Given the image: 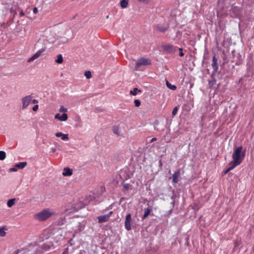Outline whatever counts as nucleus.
Returning <instances> with one entry per match:
<instances>
[{
  "mask_svg": "<svg viewBox=\"0 0 254 254\" xmlns=\"http://www.w3.org/2000/svg\"><path fill=\"white\" fill-rule=\"evenodd\" d=\"M17 171V168L16 167H13V168H10L9 169V171L10 172H15V171Z\"/></svg>",
  "mask_w": 254,
  "mask_h": 254,
  "instance_id": "obj_32",
  "label": "nucleus"
},
{
  "mask_svg": "<svg viewBox=\"0 0 254 254\" xmlns=\"http://www.w3.org/2000/svg\"><path fill=\"white\" fill-rule=\"evenodd\" d=\"M72 174L73 170L68 167L64 168L62 172V175L64 176H70Z\"/></svg>",
  "mask_w": 254,
  "mask_h": 254,
  "instance_id": "obj_12",
  "label": "nucleus"
},
{
  "mask_svg": "<svg viewBox=\"0 0 254 254\" xmlns=\"http://www.w3.org/2000/svg\"><path fill=\"white\" fill-rule=\"evenodd\" d=\"M55 40H52V41H51V42H52V43H55Z\"/></svg>",
  "mask_w": 254,
  "mask_h": 254,
  "instance_id": "obj_39",
  "label": "nucleus"
},
{
  "mask_svg": "<svg viewBox=\"0 0 254 254\" xmlns=\"http://www.w3.org/2000/svg\"><path fill=\"white\" fill-rule=\"evenodd\" d=\"M245 156V151H243L242 146L235 148L232 154V164H234L235 167L238 166L243 161Z\"/></svg>",
  "mask_w": 254,
  "mask_h": 254,
  "instance_id": "obj_1",
  "label": "nucleus"
},
{
  "mask_svg": "<svg viewBox=\"0 0 254 254\" xmlns=\"http://www.w3.org/2000/svg\"><path fill=\"white\" fill-rule=\"evenodd\" d=\"M6 157L5 152L3 151H0V160H3Z\"/></svg>",
  "mask_w": 254,
  "mask_h": 254,
  "instance_id": "obj_26",
  "label": "nucleus"
},
{
  "mask_svg": "<svg viewBox=\"0 0 254 254\" xmlns=\"http://www.w3.org/2000/svg\"><path fill=\"white\" fill-rule=\"evenodd\" d=\"M46 47L42 48L39 51H38L34 55H33L31 58H30L28 60V63H30L35 60L37 59L40 56H43L45 55L44 53L46 51Z\"/></svg>",
  "mask_w": 254,
  "mask_h": 254,
  "instance_id": "obj_6",
  "label": "nucleus"
},
{
  "mask_svg": "<svg viewBox=\"0 0 254 254\" xmlns=\"http://www.w3.org/2000/svg\"><path fill=\"white\" fill-rule=\"evenodd\" d=\"M179 50H180V53H179V55L180 56H183L184 55V54L183 53V52H182V48H180L179 49Z\"/></svg>",
  "mask_w": 254,
  "mask_h": 254,
  "instance_id": "obj_33",
  "label": "nucleus"
},
{
  "mask_svg": "<svg viewBox=\"0 0 254 254\" xmlns=\"http://www.w3.org/2000/svg\"><path fill=\"white\" fill-rule=\"evenodd\" d=\"M68 111V109L66 108V107L63 106H61L60 107V108H59V112H61V113H66V112H67Z\"/></svg>",
  "mask_w": 254,
  "mask_h": 254,
  "instance_id": "obj_25",
  "label": "nucleus"
},
{
  "mask_svg": "<svg viewBox=\"0 0 254 254\" xmlns=\"http://www.w3.org/2000/svg\"><path fill=\"white\" fill-rule=\"evenodd\" d=\"M57 137H61L63 140H68L69 139L68 134L63 133L62 132H57L55 134Z\"/></svg>",
  "mask_w": 254,
  "mask_h": 254,
  "instance_id": "obj_13",
  "label": "nucleus"
},
{
  "mask_svg": "<svg viewBox=\"0 0 254 254\" xmlns=\"http://www.w3.org/2000/svg\"><path fill=\"white\" fill-rule=\"evenodd\" d=\"M212 66L214 70H217L218 68L217 60L215 57L212 59Z\"/></svg>",
  "mask_w": 254,
  "mask_h": 254,
  "instance_id": "obj_16",
  "label": "nucleus"
},
{
  "mask_svg": "<svg viewBox=\"0 0 254 254\" xmlns=\"http://www.w3.org/2000/svg\"><path fill=\"white\" fill-rule=\"evenodd\" d=\"M113 133L118 136L123 135V133L121 130L120 125H115L113 127Z\"/></svg>",
  "mask_w": 254,
  "mask_h": 254,
  "instance_id": "obj_11",
  "label": "nucleus"
},
{
  "mask_svg": "<svg viewBox=\"0 0 254 254\" xmlns=\"http://www.w3.org/2000/svg\"><path fill=\"white\" fill-rule=\"evenodd\" d=\"M113 213L112 211L109 212L108 214L101 215L98 217V222L100 223H103L108 221L111 214Z\"/></svg>",
  "mask_w": 254,
  "mask_h": 254,
  "instance_id": "obj_8",
  "label": "nucleus"
},
{
  "mask_svg": "<svg viewBox=\"0 0 254 254\" xmlns=\"http://www.w3.org/2000/svg\"><path fill=\"white\" fill-rule=\"evenodd\" d=\"M131 215L130 213H128L126 216V219L125 222V227L127 230L129 231L131 229Z\"/></svg>",
  "mask_w": 254,
  "mask_h": 254,
  "instance_id": "obj_7",
  "label": "nucleus"
},
{
  "mask_svg": "<svg viewBox=\"0 0 254 254\" xmlns=\"http://www.w3.org/2000/svg\"><path fill=\"white\" fill-rule=\"evenodd\" d=\"M151 209L149 208V207H147L145 210V212L143 213V215L142 217V219H144L147 217L149 215V214L151 213Z\"/></svg>",
  "mask_w": 254,
  "mask_h": 254,
  "instance_id": "obj_15",
  "label": "nucleus"
},
{
  "mask_svg": "<svg viewBox=\"0 0 254 254\" xmlns=\"http://www.w3.org/2000/svg\"><path fill=\"white\" fill-rule=\"evenodd\" d=\"M141 92V90H139L137 88H134L133 90L130 91V94L133 95H136L138 92Z\"/></svg>",
  "mask_w": 254,
  "mask_h": 254,
  "instance_id": "obj_23",
  "label": "nucleus"
},
{
  "mask_svg": "<svg viewBox=\"0 0 254 254\" xmlns=\"http://www.w3.org/2000/svg\"><path fill=\"white\" fill-rule=\"evenodd\" d=\"M54 212H49V217H50V216H52V215L54 214Z\"/></svg>",
  "mask_w": 254,
  "mask_h": 254,
  "instance_id": "obj_37",
  "label": "nucleus"
},
{
  "mask_svg": "<svg viewBox=\"0 0 254 254\" xmlns=\"http://www.w3.org/2000/svg\"><path fill=\"white\" fill-rule=\"evenodd\" d=\"M120 3L122 8H126L128 6V0H121Z\"/></svg>",
  "mask_w": 254,
  "mask_h": 254,
  "instance_id": "obj_17",
  "label": "nucleus"
},
{
  "mask_svg": "<svg viewBox=\"0 0 254 254\" xmlns=\"http://www.w3.org/2000/svg\"><path fill=\"white\" fill-rule=\"evenodd\" d=\"M35 218L39 221H44L48 219V210L44 209L35 215Z\"/></svg>",
  "mask_w": 254,
  "mask_h": 254,
  "instance_id": "obj_4",
  "label": "nucleus"
},
{
  "mask_svg": "<svg viewBox=\"0 0 254 254\" xmlns=\"http://www.w3.org/2000/svg\"><path fill=\"white\" fill-rule=\"evenodd\" d=\"M134 105L136 107H139L140 106L141 102L139 100L136 99L134 101Z\"/></svg>",
  "mask_w": 254,
  "mask_h": 254,
  "instance_id": "obj_28",
  "label": "nucleus"
},
{
  "mask_svg": "<svg viewBox=\"0 0 254 254\" xmlns=\"http://www.w3.org/2000/svg\"><path fill=\"white\" fill-rule=\"evenodd\" d=\"M79 207H76L74 206V204L69 203L64 206V214L65 216L71 215V214L77 212Z\"/></svg>",
  "mask_w": 254,
  "mask_h": 254,
  "instance_id": "obj_2",
  "label": "nucleus"
},
{
  "mask_svg": "<svg viewBox=\"0 0 254 254\" xmlns=\"http://www.w3.org/2000/svg\"><path fill=\"white\" fill-rule=\"evenodd\" d=\"M164 50L168 53L174 52V48L171 45H167L164 46Z\"/></svg>",
  "mask_w": 254,
  "mask_h": 254,
  "instance_id": "obj_14",
  "label": "nucleus"
},
{
  "mask_svg": "<svg viewBox=\"0 0 254 254\" xmlns=\"http://www.w3.org/2000/svg\"><path fill=\"white\" fill-rule=\"evenodd\" d=\"M139 1H144L145 0H138Z\"/></svg>",
  "mask_w": 254,
  "mask_h": 254,
  "instance_id": "obj_40",
  "label": "nucleus"
},
{
  "mask_svg": "<svg viewBox=\"0 0 254 254\" xmlns=\"http://www.w3.org/2000/svg\"><path fill=\"white\" fill-rule=\"evenodd\" d=\"M230 167H228L226 170L224 172V174H227L229 171L233 169V168H235L234 166V164H232V161H231L230 163Z\"/></svg>",
  "mask_w": 254,
  "mask_h": 254,
  "instance_id": "obj_22",
  "label": "nucleus"
},
{
  "mask_svg": "<svg viewBox=\"0 0 254 254\" xmlns=\"http://www.w3.org/2000/svg\"><path fill=\"white\" fill-rule=\"evenodd\" d=\"M56 151V148H52V152H55Z\"/></svg>",
  "mask_w": 254,
  "mask_h": 254,
  "instance_id": "obj_38",
  "label": "nucleus"
},
{
  "mask_svg": "<svg viewBox=\"0 0 254 254\" xmlns=\"http://www.w3.org/2000/svg\"><path fill=\"white\" fill-rule=\"evenodd\" d=\"M38 108H39V106L37 104L35 105V106H33V107L32 108V110L34 111H37L38 109Z\"/></svg>",
  "mask_w": 254,
  "mask_h": 254,
  "instance_id": "obj_30",
  "label": "nucleus"
},
{
  "mask_svg": "<svg viewBox=\"0 0 254 254\" xmlns=\"http://www.w3.org/2000/svg\"><path fill=\"white\" fill-rule=\"evenodd\" d=\"M6 228L5 227H2L0 228V237H4L6 235L5 230Z\"/></svg>",
  "mask_w": 254,
  "mask_h": 254,
  "instance_id": "obj_24",
  "label": "nucleus"
},
{
  "mask_svg": "<svg viewBox=\"0 0 254 254\" xmlns=\"http://www.w3.org/2000/svg\"><path fill=\"white\" fill-rule=\"evenodd\" d=\"M24 15V12L23 11H21L20 13H19L20 17H22Z\"/></svg>",
  "mask_w": 254,
  "mask_h": 254,
  "instance_id": "obj_35",
  "label": "nucleus"
},
{
  "mask_svg": "<svg viewBox=\"0 0 254 254\" xmlns=\"http://www.w3.org/2000/svg\"><path fill=\"white\" fill-rule=\"evenodd\" d=\"M15 198L10 199L7 201V205L8 207H11L15 203Z\"/></svg>",
  "mask_w": 254,
  "mask_h": 254,
  "instance_id": "obj_19",
  "label": "nucleus"
},
{
  "mask_svg": "<svg viewBox=\"0 0 254 254\" xmlns=\"http://www.w3.org/2000/svg\"><path fill=\"white\" fill-rule=\"evenodd\" d=\"M63 55L61 54H59L57 55V59L55 61L56 63L57 64H62L63 63Z\"/></svg>",
  "mask_w": 254,
  "mask_h": 254,
  "instance_id": "obj_20",
  "label": "nucleus"
},
{
  "mask_svg": "<svg viewBox=\"0 0 254 254\" xmlns=\"http://www.w3.org/2000/svg\"><path fill=\"white\" fill-rule=\"evenodd\" d=\"M32 101V95H29L23 97L21 99L22 104V109L27 108L28 106L31 103Z\"/></svg>",
  "mask_w": 254,
  "mask_h": 254,
  "instance_id": "obj_5",
  "label": "nucleus"
},
{
  "mask_svg": "<svg viewBox=\"0 0 254 254\" xmlns=\"http://www.w3.org/2000/svg\"><path fill=\"white\" fill-rule=\"evenodd\" d=\"M55 119H57L60 121H66L68 119V115L66 113H63L62 115H61L60 113H57L55 116Z\"/></svg>",
  "mask_w": 254,
  "mask_h": 254,
  "instance_id": "obj_10",
  "label": "nucleus"
},
{
  "mask_svg": "<svg viewBox=\"0 0 254 254\" xmlns=\"http://www.w3.org/2000/svg\"><path fill=\"white\" fill-rule=\"evenodd\" d=\"M38 101L36 100V99H33V96H32V101H31V103L32 104H37L38 103Z\"/></svg>",
  "mask_w": 254,
  "mask_h": 254,
  "instance_id": "obj_31",
  "label": "nucleus"
},
{
  "mask_svg": "<svg viewBox=\"0 0 254 254\" xmlns=\"http://www.w3.org/2000/svg\"><path fill=\"white\" fill-rule=\"evenodd\" d=\"M156 138H153L150 140V142H154V141L156 140Z\"/></svg>",
  "mask_w": 254,
  "mask_h": 254,
  "instance_id": "obj_36",
  "label": "nucleus"
},
{
  "mask_svg": "<svg viewBox=\"0 0 254 254\" xmlns=\"http://www.w3.org/2000/svg\"><path fill=\"white\" fill-rule=\"evenodd\" d=\"M85 76L87 79H90L91 78L92 74L89 70H87V71L85 72Z\"/></svg>",
  "mask_w": 254,
  "mask_h": 254,
  "instance_id": "obj_27",
  "label": "nucleus"
},
{
  "mask_svg": "<svg viewBox=\"0 0 254 254\" xmlns=\"http://www.w3.org/2000/svg\"><path fill=\"white\" fill-rule=\"evenodd\" d=\"M26 165H27V162H19L18 164L16 165V167L20 168V169H23Z\"/></svg>",
  "mask_w": 254,
  "mask_h": 254,
  "instance_id": "obj_18",
  "label": "nucleus"
},
{
  "mask_svg": "<svg viewBox=\"0 0 254 254\" xmlns=\"http://www.w3.org/2000/svg\"><path fill=\"white\" fill-rule=\"evenodd\" d=\"M150 64H151V61L149 59H139L136 63V69L138 70L141 66H147V65H149Z\"/></svg>",
  "mask_w": 254,
  "mask_h": 254,
  "instance_id": "obj_3",
  "label": "nucleus"
},
{
  "mask_svg": "<svg viewBox=\"0 0 254 254\" xmlns=\"http://www.w3.org/2000/svg\"><path fill=\"white\" fill-rule=\"evenodd\" d=\"M166 86H167V87L168 88H169V89H172V90H175V89H176L177 88L176 85H172L167 80H166Z\"/></svg>",
  "mask_w": 254,
  "mask_h": 254,
  "instance_id": "obj_21",
  "label": "nucleus"
},
{
  "mask_svg": "<svg viewBox=\"0 0 254 254\" xmlns=\"http://www.w3.org/2000/svg\"><path fill=\"white\" fill-rule=\"evenodd\" d=\"M178 110V109L177 107H175V108L173 109V110L172 111V115H173V116L176 115L177 114Z\"/></svg>",
  "mask_w": 254,
  "mask_h": 254,
  "instance_id": "obj_29",
  "label": "nucleus"
},
{
  "mask_svg": "<svg viewBox=\"0 0 254 254\" xmlns=\"http://www.w3.org/2000/svg\"><path fill=\"white\" fill-rule=\"evenodd\" d=\"M33 13H35V14L37 13V11H38V9H37V7H34V8H33Z\"/></svg>",
  "mask_w": 254,
  "mask_h": 254,
  "instance_id": "obj_34",
  "label": "nucleus"
},
{
  "mask_svg": "<svg viewBox=\"0 0 254 254\" xmlns=\"http://www.w3.org/2000/svg\"><path fill=\"white\" fill-rule=\"evenodd\" d=\"M181 174V169H178L172 175V182L173 183H177L179 181V178L180 177Z\"/></svg>",
  "mask_w": 254,
  "mask_h": 254,
  "instance_id": "obj_9",
  "label": "nucleus"
}]
</instances>
